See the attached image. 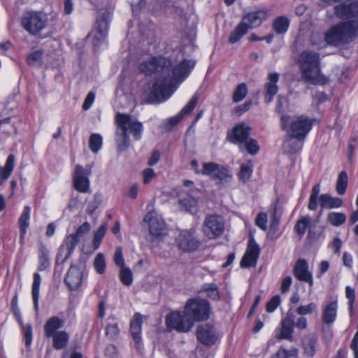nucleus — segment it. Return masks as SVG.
Returning <instances> with one entry per match:
<instances>
[{
    "instance_id": "61",
    "label": "nucleus",
    "mask_w": 358,
    "mask_h": 358,
    "mask_svg": "<svg viewBox=\"0 0 358 358\" xmlns=\"http://www.w3.org/2000/svg\"><path fill=\"white\" fill-rule=\"evenodd\" d=\"M307 326V319L303 316H300L296 320V321L294 320V327H296L299 330L306 329Z\"/></svg>"
},
{
    "instance_id": "43",
    "label": "nucleus",
    "mask_w": 358,
    "mask_h": 358,
    "mask_svg": "<svg viewBox=\"0 0 358 358\" xmlns=\"http://www.w3.org/2000/svg\"><path fill=\"white\" fill-rule=\"evenodd\" d=\"M247 93L248 88L246 84L244 83L239 84L233 94V101L235 103L240 102L246 96Z\"/></svg>"
},
{
    "instance_id": "34",
    "label": "nucleus",
    "mask_w": 358,
    "mask_h": 358,
    "mask_svg": "<svg viewBox=\"0 0 358 358\" xmlns=\"http://www.w3.org/2000/svg\"><path fill=\"white\" fill-rule=\"evenodd\" d=\"M80 242V238L74 236L73 234L69 235L64 241V244L61 246V248L66 247L67 249V252L65 255L64 259L62 262L66 261L72 254L73 250H75L76 246Z\"/></svg>"
},
{
    "instance_id": "7",
    "label": "nucleus",
    "mask_w": 358,
    "mask_h": 358,
    "mask_svg": "<svg viewBox=\"0 0 358 358\" xmlns=\"http://www.w3.org/2000/svg\"><path fill=\"white\" fill-rule=\"evenodd\" d=\"M147 210L148 212L143 221V226L148 227L150 240L153 241L166 234V227L165 222L155 210L152 204H149Z\"/></svg>"
},
{
    "instance_id": "52",
    "label": "nucleus",
    "mask_w": 358,
    "mask_h": 358,
    "mask_svg": "<svg viewBox=\"0 0 358 358\" xmlns=\"http://www.w3.org/2000/svg\"><path fill=\"white\" fill-rule=\"evenodd\" d=\"M281 299L279 295L273 296L266 303V310L268 313H273L280 304Z\"/></svg>"
},
{
    "instance_id": "42",
    "label": "nucleus",
    "mask_w": 358,
    "mask_h": 358,
    "mask_svg": "<svg viewBox=\"0 0 358 358\" xmlns=\"http://www.w3.org/2000/svg\"><path fill=\"white\" fill-rule=\"evenodd\" d=\"M89 146L92 152L97 153L102 146V137L99 134H92L89 140Z\"/></svg>"
},
{
    "instance_id": "29",
    "label": "nucleus",
    "mask_w": 358,
    "mask_h": 358,
    "mask_svg": "<svg viewBox=\"0 0 358 358\" xmlns=\"http://www.w3.org/2000/svg\"><path fill=\"white\" fill-rule=\"evenodd\" d=\"M15 165V157L13 155H8L5 166H0V185L10 176Z\"/></svg>"
},
{
    "instance_id": "31",
    "label": "nucleus",
    "mask_w": 358,
    "mask_h": 358,
    "mask_svg": "<svg viewBox=\"0 0 358 358\" xmlns=\"http://www.w3.org/2000/svg\"><path fill=\"white\" fill-rule=\"evenodd\" d=\"M50 338H52L54 348L57 350L64 349L66 346L69 340V336L65 331H57Z\"/></svg>"
},
{
    "instance_id": "10",
    "label": "nucleus",
    "mask_w": 358,
    "mask_h": 358,
    "mask_svg": "<svg viewBox=\"0 0 358 358\" xmlns=\"http://www.w3.org/2000/svg\"><path fill=\"white\" fill-rule=\"evenodd\" d=\"M224 220L220 215L216 214L208 215L203 224V231L210 239L220 236L224 232Z\"/></svg>"
},
{
    "instance_id": "58",
    "label": "nucleus",
    "mask_w": 358,
    "mask_h": 358,
    "mask_svg": "<svg viewBox=\"0 0 358 358\" xmlns=\"http://www.w3.org/2000/svg\"><path fill=\"white\" fill-rule=\"evenodd\" d=\"M251 106H252V101H247L243 104L236 106L234 109V113L240 116L242 114H243L245 112L248 111L251 108Z\"/></svg>"
},
{
    "instance_id": "33",
    "label": "nucleus",
    "mask_w": 358,
    "mask_h": 358,
    "mask_svg": "<svg viewBox=\"0 0 358 358\" xmlns=\"http://www.w3.org/2000/svg\"><path fill=\"white\" fill-rule=\"evenodd\" d=\"M248 29L241 22L235 29L230 33L228 42L234 44L240 41V39L248 32Z\"/></svg>"
},
{
    "instance_id": "39",
    "label": "nucleus",
    "mask_w": 358,
    "mask_h": 358,
    "mask_svg": "<svg viewBox=\"0 0 358 358\" xmlns=\"http://www.w3.org/2000/svg\"><path fill=\"white\" fill-rule=\"evenodd\" d=\"M39 265L38 270L40 271H44L48 268L50 266V262L48 258V252L45 246H41L39 249L38 256Z\"/></svg>"
},
{
    "instance_id": "26",
    "label": "nucleus",
    "mask_w": 358,
    "mask_h": 358,
    "mask_svg": "<svg viewBox=\"0 0 358 358\" xmlns=\"http://www.w3.org/2000/svg\"><path fill=\"white\" fill-rule=\"evenodd\" d=\"M290 21L287 16L280 15L275 17L272 22V29L278 35L285 34L289 27Z\"/></svg>"
},
{
    "instance_id": "28",
    "label": "nucleus",
    "mask_w": 358,
    "mask_h": 358,
    "mask_svg": "<svg viewBox=\"0 0 358 358\" xmlns=\"http://www.w3.org/2000/svg\"><path fill=\"white\" fill-rule=\"evenodd\" d=\"M14 315L22 327L25 345L27 347H29L30 346L32 342L31 325L30 324H27L26 325L23 324L22 319L18 310L14 311Z\"/></svg>"
},
{
    "instance_id": "5",
    "label": "nucleus",
    "mask_w": 358,
    "mask_h": 358,
    "mask_svg": "<svg viewBox=\"0 0 358 358\" xmlns=\"http://www.w3.org/2000/svg\"><path fill=\"white\" fill-rule=\"evenodd\" d=\"M316 119H310L306 116L282 115L280 125L283 130L287 132L290 138L303 141L310 131Z\"/></svg>"
},
{
    "instance_id": "22",
    "label": "nucleus",
    "mask_w": 358,
    "mask_h": 358,
    "mask_svg": "<svg viewBox=\"0 0 358 358\" xmlns=\"http://www.w3.org/2000/svg\"><path fill=\"white\" fill-rule=\"evenodd\" d=\"M251 128L245 123H241L234 127L232 134L229 137L234 143H243L248 140Z\"/></svg>"
},
{
    "instance_id": "1",
    "label": "nucleus",
    "mask_w": 358,
    "mask_h": 358,
    "mask_svg": "<svg viewBox=\"0 0 358 358\" xmlns=\"http://www.w3.org/2000/svg\"><path fill=\"white\" fill-rule=\"evenodd\" d=\"M195 64L194 60L185 59L173 65L170 59L163 57H153L140 63L138 69L146 76L155 73L164 75L154 82L149 103H160L169 99L179 85L189 76Z\"/></svg>"
},
{
    "instance_id": "62",
    "label": "nucleus",
    "mask_w": 358,
    "mask_h": 358,
    "mask_svg": "<svg viewBox=\"0 0 358 358\" xmlns=\"http://www.w3.org/2000/svg\"><path fill=\"white\" fill-rule=\"evenodd\" d=\"M155 173L152 169L147 168L143 171V182L147 184L151 181L155 176Z\"/></svg>"
},
{
    "instance_id": "38",
    "label": "nucleus",
    "mask_w": 358,
    "mask_h": 358,
    "mask_svg": "<svg viewBox=\"0 0 358 358\" xmlns=\"http://www.w3.org/2000/svg\"><path fill=\"white\" fill-rule=\"evenodd\" d=\"M310 218L308 217H302L301 219L297 220L294 225V229L296 234L299 236V238H301L302 236L305 234L306 231L310 224Z\"/></svg>"
},
{
    "instance_id": "46",
    "label": "nucleus",
    "mask_w": 358,
    "mask_h": 358,
    "mask_svg": "<svg viewBox=\"0 0 358 358\" xmlns=\"http://www.w3.org/2000/svg\"><path fill=\"white\" fill-rule=\"evenodd\" d=\"M93 265L96 271L99 274H103L106 270V262L104 255L102 253L96 255Z\"/></svg>"
},
{
    "instance_id": "49",
    "label": "nucleus",
    "mask_w": 358,
    "mask_h": 358,
    "mask_svg": "<svg viewBox=\"0 0 358 358\" xmlns=\"http://www.w3.org/2000/svg\"><path fill=\"white\" fill-rule=\"evenodd\" d=\"M113 320H115L113 318ZM119 334L118 324L115 321L108 323L106 327V335L110 338H115Z\"/></svg>"
},
{
    "instance_id": "57",
    "label": "nucleus",
    "mask_w": 358,
    "mask_h": 358,
    "mask_svg": "<svg viewBox=\"0 0 358 358\" xmlns=\"http://www.w3.org/2000/svg\"><path fill=\"white\" fill-rule=\"evenodd\" d=\"M90 224L87 222H85L80 226L76 233L73 234L80 239V237L87 234L90 231Z\"/></svg>"
},
{
    "instance_id": "54",
    "label": "nucleus",
    "mask_w": 358,
    "mask_h": 358,
    "mask_svg": "<svg viewBox=\"0 0 358 358\" xmlns=\"http://www.w3.org/2000/svg\"><path fill=\"white\" fill-rule=\"evenodd\" d=\"M42 56V51H34L27 57V62L29 65H36L41 62Z\"/></svg>"
},
{
    "instance_id": "59",
    "label": "nucleus",
    "mask_w": 358,
    "mask_h": 358,
    "mask_svg": "<svg viewBox=\"0 0 358 358\" xmlns=\"http://www.w3.org/2000/svg\"><path fill=\"white\" fill-rule=\"evenodd\" d=\"M95 99V94L94 92H90L87 94V96L85 97V99L84 101V103L83 104V109L84 110H87L90 109V108L92 106L94 101Z\"/></svg>"
},
{
    "instance_id": "35",
    "label": "nucleus",
    "mask_w": 358,
    "mask_h": 358,
    "mask_svg": "<svg viewBox=\"0 0 358 358\" xmlns=\"http://www.w3.org/2000/svg\"><path fill=\"white\" fill-rule=\"evenodd\" d=\"M129 129L130 132L133 134L135 140L138 141L141 138L143 130V124L138 121H131L129 115V120L127 124V129Z\"/></svg>"
},
{
    "instance_id": "19",
    "label": "nucleus",
    "mask_w": 358,
    "mask_h": 358,
    "mask_svg": "<svg viewBox=\"0 0 358 358\" xmlns=\"http://www.w3.org/2000/svg\"><path fill=\"white\" fill-rule=\"evenodd\" d=\"M334 13L342 20L354 17L358 19V0L352 1L345 4H337L334 6Z\"/></svg>"
},
{
    "instance_id": "47",
    "label": "nucleus",
    "mask_w": 358,
    "mask_h": 358,
    "mask_svg": "<svg viewBox=\"0 0 358 358\" xmlns=\"http://www.w3.org/2000/svg\"><path fill=\"white\" fill-rule=\"evenodd\" d=\"M282 147L284 151L289 154H294L301 149V147L299 145L298 143L294 141L292 139H287L282 144Z\"/></svg>"
},
{
    "instance_id": "27",
    "label": "nucleus",
    "mask_w": 358,
    "mask_h": 358,
    "mask_svg": "<svg viewBox=\"0 0 358 358\" xmlns=\"http://www.w3.org/2000/svg\"><path fill=\"white\" fill-rule=\"evenodd\" d=\"M337 313V301H334L329 303L325 307L323 314L322 320L325 324H329L333 323L336 317Z\"/></svg>"
},
{
    "instance_id": "24",
    "label": "nucleus",
    "mask_w": 358,
    "mask_h": 358,
    "mask_svg": "<svg viewBox=\"0 0 358 358\" xmlns=\"http://www.w3.org/2000/svg\"><path fill=\"white\" fill-rule=\"evenodd\" d=\"M141 326L142 315L140 313H135L130 322V334L134 340L136 347L139 348L141 342Z\"/></svg>"
},
{
    "instance_id": "16",
    "label": "nucleus",
    "mask_w": 358,
    "mask_h": 358,
    "mask_svg": "<svg viewBox=\"0 0 358 358\" xmlns=\"http://www.w3.org/2000/svg\"><path fill=\"white\" fill-rule=\"evenodd\" d=\"M260 248L253 237L249 239L247 250L241 261L240 265L243 268L255 266L257 264Z\"/></svg>"
},
{
    "instance_id": "48",
    "label": "nucleus",
    "mask_w": 358,
    "mask_h": 358,
    "mask_svg": "<svg viewBox=\"0 0 358 358\" xmlns=\"http://www.w3.org/2000/svg\"><path fill=\"white\" fill-rule=\"evenodd\" d=\"M328 220L334 226H340L346 220V217L343 213H331L329 215Z\"/></svg>"
},
{
    "instance_id": "9",
    "label": "nucleus",
    "mask_w": 358,
    "mask_h": 358,
    "mask_svg": "<svg viewBox=\"0 0 358 358\" xmlns=\"http://www.w3.org/2000/svg\"><path fill=\"white\" fill-rule=\"evenodd\" d=\"M129 115L118 113L115 118L117 126L115 131V143L119 152L126 150L129 146V136L127 134V124Z\"/></svg>"
},
{
    "instance_id": "21",
    "label": "nucleus",
    "mask_w": 358,
    "mask_h": 358,
    "mask_svg": "<svg viewBox=\"0 0 358 358\" xmlns=\"http://www.w3.org/2000/svg\"><path fill=\"white\" fill-rule=\"evenodd\" d=\"M197 101L198 96L196 94H194L179 113L167 120L166 127L169 129H171L172 127L177 125L180 122L184 115L190 113L194 110L197 103Z\"/></svg>"
},
{
    "instance_id": "6",
    "label": "nucleus",
    "mask_w": 358,
    "mask_h": 358,
    "mask_svg": "<svg viewBox=\"0 0 358 358\" xmlns=\"http://www.w3.org/2000/svg\"><path fill=\"white\" fill-rule=\"evenodd\" d=\"M48 24L47 15L39 11L27 10L21 17V26L31 36H38Z\"/></svg>"
},
{
    "instance_id": "20",
    "label": "nucleus",
    "mask_w": 358,
    "mask_h": 358,
    "mask_svg": "<svg viewBox=\"0 0 358 358\" xmlns=\"http://www.w3.org/2000/svg\"><path fill=\"white\" fill-rule=\"evenodd\" d=\"M293 274L299 281L308 282L310 287L313 285V275L308 271V264L306 259H299L296 262L293 268Z\"/></svg>"
},
{
    "instance_id": "44",
    "label": "nucleus",
    "mask_w": 358,
    "mask_h": 358,
    "mask_svg": "<svg viewBox=\"0 0 358 358\" xmlns=\"http://www.w3.org/2000/svg\"><path fill=\"white\" fill-rule=\"evenodd\" d=\"M317 306L315 303L311 302L307 305H301L296 309V313L299 316L310 315L316 311Z\"/></svg>"
},
{
    "instance_id": "60",
    "label": "nucleus",
    "mask_w": 358,
    "mask_h": 358,
    "mask_svg": "<svg viewBox=\"0 0 358 358\" xmlns=\"http://www.w3.org/2000/svg\"><path fill=\"white\" fill-rule=\"evenodd\" d=\"M345 295L347 299L349 300L350 308V310H352L355 299V289L351 288L350 286H347L345 288Z\"/></svg>"
},
{
    "instance_id": "14",
    "label": "nucleus",
    "mask_w": 358,
    "mask_h": 358,
    "mask_svg": "<svg viewBox=\"0 0 358 358\" xmlns=\"http://www.w3.org/2000/svg\"><path fill=\"white\" fill-rule=\"evenodd\" d=\"M296 315L294 313L288 311L280 322V327L277 330L275 337L280 339H286L292 341L293 340L292 334L294 328V320Z\"/></svg>"
},
{
    "instance_id": "4",
    "label": "nucleus",
    "mask_w": 358,
    "mask_h": 358,
    "mask_svg": "<svg viewBox=\"0 0 358 358\" xmlns=\"http://www.w3.org/2000/svg\"><path fill=\"white\" fill-rule=\"evenodd\" d=\"M358 36V21L341 22L332 26L324 34L325 41L332 46H340L354 41Z\"/></svg>"
},
{
    "instance_id": "51",
    "label": "nucleus",
    "mask_w": 358,
    "mask_h": 358,
    "mask_svg": "<svg viewBox=\"0 0 358 358\" xmlns=\"http://www.w3.org/2000/svg\"><path fill=\"white\" fill-rule=\"evenodd\" d=\"M245 142V147L248 153L250 155H255L258 152L259 147L258 145L257 141L255 139L249 138Z\"/></svg>"
},
{
    "instance_id": "25",
    "label": "nucleus",
    "mask_w": 358,
    "mask_h": 358,
    "mask_svg": "<svg viewBox=\"0 0 358 358\" xmlns=\"http://www.w3.org/2000/svg\"><path fill=\"white\" fill-rule=\"evenodd\" d=\"M64 324V320L54 316L47 320L44 324V333L47 338H50L54 336L57 331V330L61 329Z\"/></svg>"
},
{
    "instance_id": "40",
    "label": "nucleus",
    "mask_w": 358,
    "mask_h": 358,
    "mask_svg": "<svg viewBox=\"0 0 358 358\" xmlns=\"http://www.w3.org/2000/svg\"><path fill=\"white\" fill-rule=\"evenodd\" d=\"M252 173V165L248 162L241 166L240 171L238 173V177L241 182L245 183L251 177Z\"/></svg>"
},
{
    "instance_id": "12",
    "label": "nucleus",
    "mask_w": 358,
    "mask_h": 358,
    "mask_svg": "<svg viewBox=\"0 0 358 358\" xmlns=\"http://www.w3.org/2000/svg\"><path fill=\"white\" fill-rule=\"evenodd\" d=\"M176 243L180 250L187 252L196 250L201 245V241L196 236L194 231L188 230L182 231Z\"/></svg>"
},
{
    "instance_id": "45",
    "label": "nucleus",
    "mask_w": 358,
    "mask_h": 358,
    "mask_svg": "<svg viewBox=\"0 0 358 358\" xmlns=\"http://www.w3.org/2000/svg\"><path fill=\"white\" fill-rule=\"evenodd\" d=\"M107 231V225L106 224H101L98 230L95 232L94 235V241H93V245L94 249H97L99 248L101 245V242L104 237Z\"/></svg>"
},
{
    "instance_id": "64",
    "label": "nucleus",
    "mask_w": 358,
    "mask_h": 358,
    "mask_svg": "<svg viewBox=\"0 0 358 358\" xmlns=\"http://www.w3.org/2000/svg\"><path fill=\"white\" fill-rule=\"evenodd\" d=\"M160 159V152L158 150H155L150 157L148 159V165L149 166H154L155 165Z\"/></svg>"
},
{
    "instance_id": "11",
    "label": "nucleus",
    "mask_w": 358,
    "mask_h": 358,
    "mask_svg": "<svg viewBox=\"0 0 358 358\" xmlns=\"http://www.w3.org/2000/svg\"><path fill=\"white\" fill-rule=\"evenodd\" d=\"M92 166L90 164L83 167L77 164L75 166L73 175V184L74 188L83 193H87L90 190L89 177L92 173Z\"/></svg>"
},
{
    "instance_id": "2",
    "label": "nucleus",
    "mask_w": 358,
    "mask_h": 358,
    "mask_svg": "<svg viewBox=\"0 0 358 358\" xmlns=\"http://www.w3.org/2000/svg\"><path fill=\"white\" fill-rule=\"evenodd\" d=\"M210 306L203 299L195 297L187 301L183 313L172 312L166 317V324L169 328L178 332L189 331L194 322L207 320L209 318Z\"/></svg>"
},
{
    "instance_id": "17",
    "label": "nucleus",
    "mask_w": 358,
    "mask_h": 358,
    "mask_svg": "<svg viewBox=\"0 0 358 358\" xmlns=\"http://www.w3.org/2000/svg\"><path fill=\"white\" fill-rule=\"evenodd\" d=\"M217 338V334L212 324L207 323L198 326L196 338L201 343L210 346L215 343Z\"/></svg>"
},
{
    "instance_id": "13",
    "label": "nucleus",
    "mask_w": 358,
    "mask_h": 358,
    "mask_svg": "<svg viewBox=\"0 0 358 358\" xmlns=\"http://www.w3.org/2000/svg\"><path fill=\"white\" fill-rule=\"evenodd\" d=\"M112 13L111 9L101 8L99 10L96 20V29L97 30L94 36L96 40L103 41L106 37Z\"/></svg>"
},
{
    "instance_id": "56",
    "label": "nucleus",
    "mask_w": 358,
    "mask_h": 358,
    "mask_svg": "<svg viewBox=\"0 0 358 358\" xmlns=\"http://www.w3.org/2000/svg\"><path fill=\"white\" fill-rule=\"evenodd\" d=\"M255 223L261 229L264 231L266 230L267 215L264 213H259L255 219Z\"/></svg>"
},
{
    "instance_id": "36",
    "label": "nucleus",
    "mask_w": 358,
    "mask_h": 358,
    "mask_svg": "<svg viewBox=\"0 0 358 358\" xmlns=\"http://www.w3.org/2000/svg\"><path fill=\"white\" fill-rule=\"evenodd\" d=\"M348 184V174L345 171H341L336 180V190L340 195L343 194L347 189Z\"/></svg>"
},
{
    "instance_id": "53",
    "label": "nucleus",
    "mask_w": 358,
    "mask_h": 358,
    "mask_svg": "<svg viewBox=\"0 0 358 358\" xmlns=\"http://www.w3.org/2000/svg\"><path fill=\"white\" fill-rule=\"evenodd\" d=\"M180 210L188 212L192 215H196L199 211L197 203H180Z\"/></svg>"
},
{
    "instance_id": "41",
    "label": "nucleus",
    "mask_w": 358,
    "mask_h": 358,
    "mask_svg": "<svg viewBox=\"0 0 358 358\" xmlns=\"http://www.w3.org/2000/svg\"><path fill=\"white\" fill-rule=\"evenodd\" d=\"M119 277L121 282L125 286H130L133 282V273L129 267L120 268Z\"/></svg>"
},
{
    "instance_id": "23",
    "label": "nucleus",
    "mask_w": 358,
    "mask_h": 358,
    "mask_svg": "<svg viewBox=\"0 0 358 358\" xmlns=\"http://www.w3.org/2000/svg\"><path fill=\"white\" fill-rule=\"evenodd\" d=\"M268 78L269 81L264 85L266 103H270L278 92V88L276 83L279 80V74L278 73H271L268 74Z\"/></svg>"
},
{
    "instance_id": "3",
    "label": "nucleus",
    "mask_w": 358,
    "mask_h": 358,
    "mask_svg": "<svg viewBox=\"0 0 358 358\" xmlns=\"http://www.w3.org/2000/svg\"><path fill=\"white\" fill-rule=\"evenodd\" d=\"M301 78L311 85H324L327 78L322 75L320 70V55L317 52L304 50L298 57Z\"/></svg>"
},
{
    "instance_id": "55",
    "label": "nucleus",
    "mask_w": 358,
    "mask_h": 358,
    "mask_svg": "<svg viewBox=\"0 0 358 358\" xmlns=\"http://www.w3.org/2000/svg\"><path fill=\"white\" fill-rule=\"evenodd\" d=\"M114 262L115 264L119 266L120 268L125 267L124 266V259L122 255V251L121 248H117L115 252L114 253Z\"/></svg>"
},
{
    "instance_id": "18",
    "label": "nucleus",
    "mask_w": 358,
    "mask_h": 358,
    "mask_svg": "<svg viewBox=\"0 0 358 358\" xmlns=\"http://www.w3.org/2000/svg\"><path fill=\"white\" fill-rule=\"evenodd\" d=\"M268 13V10L265 8L251 11L245 15L241 22L248 29H254L259 27L267 19Z\"/></svg>"
},
{
    "instance_id": "8",
    "label": "nucleus",
    "mask_w": 358,
    "mask_h": 358,
    "mask_svg": "<svg viewBox=\"0 0 358 358\" xmlns=\"http://www.w3.org/2000/svg\"><path fill=\"white\" fill-rule=\"evenodd\" d=\"M201 173L210 176L217 185H227L232 180V174L230 171L216 163H204Z\"/></svg>"
},
{
    "instance_id": "30",
    "label": "nucleus",
    "mask_w": 358,
    "mask_h": 358,
    "mask_svg": "<svg viewBox=\"0 0 358 358\" xmlns=\"http://www.w3.org/2000/svg\"><path fill=\"white\" fill-rule=\"evenodd\" d=\"M41 280H42L41 275L38 273H35L34 274L31 294L34 310L36 312L38 311V301Z\"/></svg>"
},
{
    "instance_id": "63",
    "label": "nucleus",
    "mask_w": 358,
    "mask_h": 358,
    "mask_svg": "<svg viewBox=\"0 0 358 358\" xmlns=\"http://www.w3.org/2000/svg\"><path fill=\"white\" fill-rule=\"evenodd\" d=\"M292 282V278L291 276H286L282 281L281 283V292L282 293H286L289 291V287Z\"/></svg>"
},
{
    "instance_id": "32",
    "label": "nucleus",
    "mask_w": 358,
    "mask_h": 358,
    "mask_svg": "<svg viewBox=\"0 0 358 358\" xmlns=\"http://www.w3.org/2000/svg\"><path fill=\"white\" fill-rule=\"evenodd\" d=\"M30 212V207L26 206L24 208L22 213L19 218L18 224L21 238H23V237L24 236V235L27 233V230L29 226Z\"/></svg>"
},
{
    "instance_id": "15",
    "label": "nucleus",
    "mask_w": 358,
    "mask_h": 358,
    "mask_svg": "<svg viewBox=\"0 0 358 358\" xmlns=\"http://www.w3.org/2000/svg\"><path fill=\"white\" fill-rule=\"evenodd\" d=\"M83 264H71L64 278V282L71 290L78 289L82 285L83 270Z\"/></svg>"
},
{
    "instance_id": "50",
    "label": "nucleus",
    "mask_w": 358,
    "mask_h": 358,
    "mask_svg": "<svg viewBox=\"0 0 358 358\" xmlns=\"http://www.w3.org/2000/svg\"><path fill=\"white\" fill-rule=\"evenodd\" d=\"M315 345H316V340L314 338H310L306 342L303 343V348L305 353L313 357L315 353Z\"/></svg>"
},
{
    "instance_id": "37",
    "label": "nucleus",
    "mask_w": 358,
    "mask_h": 358,
    "mask_svg": "<svg viewBox=\"0 0 358 358\" xmlns=\"http://www.w3.org/2000/svg\"><path fill=\"white\" fill-rule=\"evenodd\" d=\"M201 291L206 292L207 296L213 300L220 299V292L215 283H206L201 287Z\"/></svg>"
}]
</instances>
